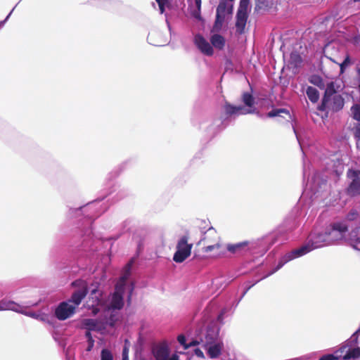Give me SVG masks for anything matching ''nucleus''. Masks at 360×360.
<instances>
[{"instance_id": "1", "label": "nucleus", "mask_w": 360, "mask_h": 360, "mask_svg": "<svg viewBox=\"0 0 360 360\" xmlns=\"http://www.w3.org/2000/svg\"><path fill=\"white\" fill-rule=\"evenodd\" d=\"M285 229L280 228L277 231L272 233L257 240H245L237 243H228L225 248L230 253L237 255H252L257 258L263 256L269 248L276 243L281 244L289 239V237L283 233Z\"/></svg>"}, {"instance_id": "2", "label": "nucleus", "mask_w": 360, "mask_h": 360, "mask_svg": "<svg viewBox=\"0 0 360 360\" xmlns=\"http://www.w3.org/2000/svg\"><path fill=\"white\" fill-rule=\"evenodd\" d=\"M105 197L98 198L95 200L88 202L85 205L81 206L77 208H70L69 210L68 215L70 217L75 216L79 217L84 215L82 218L79 219V223H81L83 241L82 245L84 247L89 246V239H91L93 235L92 231V221L95 218L98 217L101 213L106 210V207L102 208L101 205L98 207V204Z\"/></svg>"}, {"instance_id": "3", "label": "nucleus", "mask_w": 360, "mask_h": 360, "mask_svg": "<svg viewBox=\"0 0 360 360\" xmlns=\"http://www.w3.org/2000/svg\"><path fill=\"white\" fill-rule=\"evenodd\" d=\"M328 240L326 231L311 233L305 244L287 252L279 259L274 271H278L288 262L302 257L315 249L328 246Z\"/></svg>"}, {"instance_id": "4", "label": "nucleus", "mask_w": 360, "mask_h": 360, "mask_svg": "<svg viewBox=\"0 0 360 360\" xmlns=\"http://www.w3.org/2000/svg\"><path fill=\"white\" fill-rule=\"evenodd\" d=\"M224 115L221 116L219 118L214 120L212 126L210 127V131L213 130V134H216L217 132L225 129L229 124L230 118L232 116L245 115L248 114L257 113L259 117L262 115L259 112H256V109H252L248 108L245 105H231L228 102H226L224 105Z\"/></svg>"}, {"instance_id": "5", "label": "nucleus", "mask_w": 360, "mask_h": 360, "mask_svg": "<svg viewBox=\"0 0 360 360\" xmlns=\"http://www.w3.org/2000/svg\"><path fill=\"white\" fill-rule=\"evenodd\" d=\"M137 257L138 255L131 258L124 267L123 274L115 285V290L112 294L110 305L108 307L109 309L120 310L123 308L124 304V295L126 283L131 275V268L134 264Z\"/></svg>"}, {"instance_id": "6", "label": "nucleus", "mask_w": 360, "mask_h": 360, "mask_svg": "<svg viewBox=\"0 0 360 360\" xmlns=\"http://www.w3.org/2000/svg\"><path fill=\"white\" fill-rule=\"evenodd\" d=\"M220 326L216 322H212L205 328H197L195 336L191 339V345H201L207 347L209 345L213 344L219 340Z\"/></svg>"}, {"instance_id": "7", "label": "nucleus", "mask_w": 360, "mask_h": 360, "mask_svg": "<svg viewBox=\"0 0 360 360\" xmlns=\"http://www.w3.org/2000/svg\"><path fill=\"white\" fill-rule=\"evenodd\" d=\"M275 270V267L269 273L266 274L261 276L259 278L255 279L252 281H247L245 283V288L244 289L241 296L238 299L231 302V304H226L220 311V313L218 314L217 317V322L219 323L220 325H223L224 323V320L226 316H228V313L229 314H231L233 311L236 309L241 300L243 298V297L246 295V293L248 292V290L253 287L256 283H257L259 281L272 275L276 271H274Z\"/></svg>"}, {"instance_id": "8", "label": "nucleus", "mask_w": 360, "mask_h": 360, "mask_svg": "<svg viewBox=\"0 0 360 360\" xmlns=\"http://www.w3.org/2000/svg\"><path fill=\"white\" fill-rule=\"evenodd\" d=\"M359 357L360 347L352 348L345 342L334 353L324 354L319 360H349L356 359Z\"/></svg>"}, {"instance_id": "9", "label": "nucleus", "mask_w": 360, "mask_h": 360, "mask_svg": "<svg viewBox=\"0 0 360 360\" xmlns=\"http://www.w3.org/2000/svg\"><path fill=\"white\" fill-rule=\"evenodd\" d=\"M202 233L201 241H205V243L207 244L204 248L205 252L216 250V256H221L225 254L224 246L220 243L219 237L213 227H210L206 231L202 232Z\"/></svg>"}, {"instance_id": "10", "label": "nucleus", "mask_w": 360, "mask_h": 360, "mask_svg": "<svg viewBox=\"0 0 360 360\" xmlns=\"http://www.w3.org/2000/svg\"><path fill=\"white\" fill-rule=\"evenodd\" d=\"M329 245L345 239L348 232V225L345 221H338L330 224L325 229Z\"/></svg>"}, {"instance_id": "11", "label": "nucleus", "mask_w": 360, "mask_h": 360, "mask_svg": "<svg viewBox=\"0 0 360 360\" xmlns=\"http://www.w3.org/2000/svg\"><path fill=\"white\" fill-rule=\"evenodd\" d=\"M3 310H11L41 321H47V315L45 314L27 311L20 304L6 298L0 300V311Z\"/></svg>"}, {"instance_id": "12", "label": "nucleus", "mask_w": 360, "mask_h": 360, "mask_svg": "<svg viewBox=\"0 0 360 360\" xmlns=\"http://www.w3.org/2000/svg\"><path fill=\"white\" fill-rule=\"evenodd\" d=\"M250 0H240L239 6L236 15V29L238 34L244 33L248 18V6Z\"/></svg>"}, {"instance_id": "13", "label": "nucleus", "mask_w": 360, "mask_h": 360, "mask_svg": "<svg viewBox=\"0 0 360 360\" xmlns=\"http://www.w3.org/2000/svg\"><path fill=\"white\" fill-rule=\"evenodd\" d=\"M344 105L345 99L342 96L339 94L330 96L325 102L323 98H322L321 104L318 106V110L321 112L330 110L333 112H337L340 111Z\"/></svg>"}, {"instance_id": "14", "label": "nucleus", "mask_w": 360, "mask_h": 360, "mask_svg": "<svg viewBox=\"0 0 360 360\" xmlns=\"http://www.w3.org/2000/svg\"><path fill=\"white\" fill-rule=\"evenodd\" d=\"M192 245L188 244L187 238L182 237L178 241L176 245V251L175 252L173 260L176 263H181L187 259L191 252Z\"/></svg>"}, {"instance_id": "15", "label": "nucleus", "mask_w": 360, "mask_h": 360, "mask_svg": "<svg viewBox=\"0 0 360 360\" xmlns=\"http://www.w3.org/2000/svg\"><path fill=\"white\" fill-rule=\"evenodd\" d=\"M87 307L91 309L93 315H96L102 308L105 307V302L101 292L97 288L92 289L90 297L87 302Z\"/></svg>"}, {"instance_id": "16", "label": "nucleus", "mask_w": 360, "mask_h": 360, "mask_svg": "<svg viewBox=\"0 0 360 360\" xmlns=\"http://www.w3.org/2000/svg\"><path fill=\"white\" fill-rule=\"evenodd\" d=\"M72 285L74 287H79V289L76 290L72 294L70 300L68 302L69 303H73V306H75L76 307L80 304L82 300L86 296L88 293V288L86 283L81 279H77L73 281L72 283Z\"/></svg>"}, {"instance_id": "17", "label": "nucleus", "mask_w": 360, "mask_h": 360, "mask_svg": "<svg viewBox=\"0 0 360 360\" xmlns=\"http://www.w3.org/2000/svg\"><path fill=\"white\" fill-rule=\"evenodd\" d=\"M232 12L233 5L230 4L228 8H225L224 0H221L217 8L216 18L213 25V30L217 32L221 30L225 20L226 13L231 14Z\"/></svg>"}, {"instance_id": "18", "label": "nucleus", "mask_w": 360, "mask_h": 360, "mask_svg": "<svg viewBox=\"0 0 360 360\" xmlns=\"http://www.w3.org/2000/svg\"><path fill=\"white\" fill-rule=\"evenodd\" d=\"M75 309V306L70 304L68 301H63L56 308L54 315L58 320L65 321L74 315Z\"/></svg>"}, {"instance_id": "19", "label": "nucleus", "mask_w": 360, "mask_h": 360, "mask_svg": "<svg viewBox=\"0 0 360 360\" xmlns=\"http://www.w3.org/2000/svg\"><path fill=\"white\" fill-rule=\"evenodd\" d=\"M327 180L325 178L321 176L319 172H316L311 180H309V176L307 177V182L306 184L307 187L311 190V191L316 195L321 192L323 188L326 186Z\"/></svg>"}, {"instance_id": "20", "label": "nucleus", "mask_w": 360, "mask_h": 360, "mask_svg": "<svg viewBox=\"0 0 360 360\" xmlns=\"http://www.w3.org/2000/svg\"><path fill=\"white\" fill-rule=\"evenodd\" d=\"M344 88L342 85V82L339 80L335 81H329L325 84L324 88V94L322 97L323 98L324 102L327 101L330 96L339 94L338 93L341 91Z\"/></svg>"}, {"instance_id": "21", "label": "nucleus", "mask_w": 360, "mask_h": 360, "mask_svg": "<svg viewBox=\"0 0 360 360\" xmlns=\"http://www.w3.org/2000/svg\"><path fill=\"white\" fill-rule=\"evenodd\" d=\"M330 49H335V46L331 44H327L323 49V56L334 63L339 65L340 68V73L345 72L346 68L351 64V59L349 55H347L344 60L339 63L334 58H332L331 53H330Z\"/></svg>"}, {"instance_id": "22", "label": "nucleus", "mask_w": 360, "mask_h": 360, "mask_svg": "<svg viewBox=\"0 0 360 360\" xmlns=\"http://www.w3.org/2000/svg\"><path fill=\"white\" fill-rule=\"evenodd\" d=\"M194 43L198 49L204 54L210 56L214 53L212 46L210 43L200 34L194 37Z\"/></svg>"}, {"instance_id": "23", "label": "nucleus", "mask_w": 360, "mask_h": 360, "mask_svg": "<svg viewBox=\"0 0 360 360\" xmlns=\"http://www.w3.org/2000/svg\"><path fill=\"white\" fill-rule=\"evenodd\" d=\"M82 326L88 330L102 332L105 330V326L101 321L94 319H84L82 321Z\"/></svg>"}, {"instance_id": "24", "label": "nucleus", "mask_w": 360, "mask_h": 360, "mask_svg": "<svg viewBox=\"0 0 360 360\" xmlns=\"http://www.w3.org/2000/svg\"><path fill=\"white\" fill-rule=\"evenodd\" d=\"M349 173H352L351 177L352 178V181L349 186L348 193L352 195H356L360 194V170L359 171H352L349 170L348 175L349 176Z\"/></svg>"}, {"instance_id": "25", "label": "nucleus", "mask_w": 360, "mask_h": 360, "mask_svg": "<svg viewBox=\"0 0 360 360\" xmlns=\"http://www.w3.org/2000/svg\"><path fill=\"white\" fill-rule=\"evenodd\" d=\"M152 354L156 360H167L169 356V347L166 344H158L152 349Z\"/></svg>"}, {"instance_id": "26", "label": "nucleus", "mask_w": 360, "mask_h": 360, "mask_svg": "<svg viewBox=\"0 0 360 360\" xmlns=\"http://www.w3.org/2000/svg\"><path fill=\"white\" fill-rule=\"evenodd\" d=\"M204 348L207 349V354L210 358H217L221 354L222 344L221 341H218Z\"/></svg>"}, {"instance_id": "27", "label": "nucleus", "mask_w": 360, "mask_h": 360, "mask_svg": "<svg viewBox=\"0 0 360 360\" xmlns=\"http://www.w3.org/2000/svg\"><path fill=\"white\" fill-rule=\"evenodd\" d=\"M210 42L214 47L219 50L223 49L226 44L224 37L219 34H212L210 37Z\"/></svg>"}, {"instance_id": "28", "label": "nucleus", "mask_w": 360, "mask_h": 360, "mask_svg": "<svg viewBox=\"0 0 360 360\" xmlns=\"http://www.w3.org/2000/svg\"><path fill=\"white\" fill-rule=\"evenodd\" d=\"M241 99L244 105L248 108H250V110L256 109L255 106V99L251 93L243 92L242 94Z\"/></svg>"}, {"instance_id": "29", "label": "nucleus", "mask_w": 360, "mask_h": 360, "mask_svg": "<svg viewBox=\"0 0 360 360\" xmlns=\"http://www.w3.org/2000/svg\"><path fill=\"white\" fill-rule=\"evenodd\" d=\"M118 321V316L117 313L115 311H111L109 314V316H107L105 317L103 321H101L102 323L105 324V328L107 326H109L110 328H113L116 323Z\"/></svg>"}, {"instance_id": "30", "label": "nucleus", "mask_w": 360, "mask_h": 360, "mask_svg": "<svg viewBox=\"0 0 360 360\" xmlns=\"http://www.w3.org/2000/svg\"><path fill=\"white\" fill-rule=\"evenodd\" d=\"M306 94L309 100L313 103H316L319 99V92L316 88L313 86H309L307 88Z\"/></svg>"}, {"instance_id": "31", "label": "nucleus", "mask_w": 360, "mask_h": 360, "mask_svg": "<svg viewBox=\"0 0 360 360\" xmlns=\"http://www.w3.org/2000/svg\"><path fill=\"white\" fill-rule=\"evenodd\" d=\"M309 82L314 84V86H316L317 87H319L320 89H324L325 88V82L323 80V79L319 76V75H312L310 76V77L309 78Z\"/></svg>"}, {"instance_id": "32", "label": "nucleus", "mask_w": 360, "mask_h": 360, "mask_svg": "<svg viewBox=\"0 0 360 360\" xmlns=\"http://www.w3.org/2000/svg\"><path fill=\"white\" fill-rule=\"evenodd\" d=\"M281 113L287 114L289 116V118L292 119V116H291L289 110L288 109H286V108L273 109L272 110L269 111L267 113L266 117H276V116H280V115Z\"/></svg>"}, {"instance_id": "33", "label": "nucleus", "mask_w": 360, "mask_h": 360, "mask_svg": "<svg viewBox=\"0 0 360 360\" xmlns=\"http://www.w3.org/2000/svg\"><path fill=\"white\" fill-rule=\"evenodd\" d=\"M359 217V214L358 211L355 209L351 210L345 217V221H353L356 220Z\"/></svg>"}, {"instance_id": "34", "label": "nucleus", "mask_w": 360, "mask_h": 360, "mask_svg": "<svg viewBox=\"0 0 360 360\" xmlns=\"http://www.w3.org/2000/svg\"><path fill=\"white\" fill-rule=\"evenodd\" d=\"M101 360H113V355L110 350L103 348L101 352Z\"/></svg>"}, {"instance_id": "35", "label": "nucleus", "mask_w": 360, "mask_h": 360, "mask_svg": "<svg viewBox=\"0 0 360 360\" xmlns=\"http://www.w3.org/2000/svg\"><path fill=\"white\" fill-rule=\"evenodd\" d=\"M177 340L179 342V343L182 345L185 349H188L191 347H194L195 345H191V340H190V342L187 344L186 343V338L184 335L183 334H181V335H179L178 337H177Z\"/></svg>"}, {"instance_id": "36", "label": "nucleus", "mask_w": 360, "mask_h": 360, "mask_svg": "<svg viewBox=\"0 0 360 360\" xmlns=\"http://www.w3.org/2000/svg\"><path fill=\"white\" fill-rule=\"evenodd\" d=\"M351 110L353 114V118L360 122V105L357 104L353 105Z\"/></svg>"}, {"instance_id": "37", "label": "nucleus", "mask_w": 360, "mask_h": 360, "mask_svg": "<svg viewBox=\"0 0 360 360\" xmlns=\"http://www.w3.org/2000/svg\"><path fill=\"white\" fill-rule=\"evenodd\" d=\"M158 4L160 13H164L165 11V5L168 4V0H155Z\"/></svg>"}, {"instance_id": "38", "label": "nucleus", "mask_w": 360, "mask_h": 360, "mask_svg": "<svg viewBox=\"0 0 360 360\" xmlns=\"http://www.w3.org/2000/svg\"><path fill=\"white\" fill-rule=\"evenodd\" d=\"M126 195H127V193L124 190L120 189L117 191V194L115 196H113V198H115V200L117 201V200L122 199L124 196H126Z\"/></svg>"}, {"instance_id": "39", "label": "nucleus", "mask_w": 360, "mask_h": 360, "mask_svg": "<svg viewBox=\"0 0 360 360\" xmlns=\"http://www.w3.org/2000/svg\"><path fill=\"white\" fill-rule=\"evenodd\" d=\"M290 60L295 63H300L302 61V58L298 53H292L290 55Z\"/></svg>"}, {"instance_id": "40", "label": "nucleus", "mask_w": 360, "mask_h": 360, "mask_svg": "<svg viewBox=\"0 0 360 360\" xmlns=\"http://www.w3.org/2000/svg\"><path fill=\"white\" fill-rule=\"evenodd\" d=\"M87 344L88 346L86 350L87 352H91L94 346V340H87Z\"/></svg>"}, {"instance_id": "41", "label": "nucleus", "mask_w": 360, "mask_h": 360, "mask_svg": "<svg viewBox=\"0 0 360 360\" xmlns=\"http://www.w3.org/2000/svg\"><path fill=\"white\" fill-rule=\"evenodd\" d=\"M194 353L198 357H200V358L204 357V354H203L202 351L199 348L195 349Z\"/></svg>"}, {"instance_id": "42", "label": "nucleus", "mask_w": 360, "mask_h": 360, "mask_svg": "<svg viewBox=\"0 0 360 360\" xmlns=\"http://www.w3.org/2000/svg\"><path fill=\"white\" fill-rule=\"evenodd\" d=\"M91 332V330H86V331L85 332V337L86 338V341L94 340Z\"/></svg>"}, {"instance_id": "43", "label": "nucleus", "mask_w": 360, "mask_h": 360, "mask_svg": "<svg viewBox=\"0 0 360 360\" xmlns=\"http://www.w3.org/2000/svg\"><path fill=\"white\" fill-rule=\"evenodd\" d=\"M122 360H129L128 352L126 348L123 349Z\"/></svg>"}, {"instance_id": "44", "label": "nucleus", "mask_w": 360, "mask_h": 360, "mask_svg": "<svg viewBox=\"0 0 360 360\" xmlns=\"http://www.w3.org/2000/svg\"><path fill=\"white\" fill-rule=\"evenodd\" d=\"M292 128L294 134H295V136H296V139H297L298 143L300 144V137H299V136L297 134L295 126V124L293 123H292Z\"/></svg>"}, {"instance_id": "45", "label": "nucleus", "mask_w": 360, "mask_h": 360, "mask_svg": "<svg viewBox=\"0 0 360 360\" xmlns=\"http://www.w3.org/2000/svg\"><path fill=\"white\" fill-rule=\"evenodd\" d=\"M354 136L355 138L360 139V124L356 127Z\"/></svg>"}, {"instance_id": "46", "label": "nucleus", "mask_w": 360, "mask_h": 360, "mask_svg": "<svg viewBox=\"0 0 360 360\" xmlns=\"http://www.w3.org/2000/svg\"><path fill=\"white\" fill-rule=\"evenodd\" d=\"M13 10L8 13V15L6 16L4 20L0 21V29L4 25L6 21L8 20V18L10 17Z\"/></svg>"}, {"instance_id": "47", "label": "nucleus", "mask_w": 360, "mask_h": 360, "mask_svg": "<svg viewBox=\"0 0 360 360\" xmlns=\"http://www.w3.org/2000/svg\"><path fill=\"white\" fill-rule=\"evenodd\" d=\"M134 285L132 283L131 285L130 292H129V294L128 295V301H129L131 300V294H132V292L134 290Z\"/></svg>"}, {"instance_id": "48", "label": "nucleus", "mask_w": 360, "mask_h": 360, "mask_svg": "<svg viewBox=\"0 0 360 360\" xmlns=\"http://www.w3.org/2000/svg\"><path fill=\"white\" fill-rule=\"evenodd\" d=\"M167 360H179V356L176 354H173L171 357H168Z\"/></svg>"}, {"instance_id": "49", "label": "nucleus", "mask_w": 360, "mask_h": 360, "mask_svg": "<svg viewBox=\"0 0 360 360\" xmlns=\"http://www.w3.org/2000/svg\"><path fill=\"white\" fill-rule=\"evenodd\" d=\"M356 141V147L360 150V139L355 138Z\"/></svg>"}, {"instance_id": "50", "label": "nucleus", "mask_w": 360, "mask_h": 360, "mask_svg": "<svg viewBox=\"0 0 360 360\" xmlns=\"http://www.w3.org/2000/svg\"><path fill=\"white\" fill-rule=\"evenodd\" d=\"M306 178H307V171H306L305 166H304V169H303V179H304V181L306 180Z\"/></svg>"}, {"instance_id": "51", "label": "nucleus", "mask_w": 360, "mask_h": 360, "mask_svg": "<svg viewBox=\"0 0 360 360\" xmlns=\"http://www.w3.org/2000/svg\"><path fill=\"white\" fill-rule=\"evenodd\" d=\"M196 6L200 8L201 5V0H195Z\"/></svg>"}, {"instance_id": "52", "label": "nucleus", "mask_w": 360, "mask_h": 360, "mask_svg": "<svg viewBox=\"0 0 360 360\" xmlns=\"http://www.w3.org/2000/svg\"><path fill=\"white\" fill-rule=\"evenodd\" d=\"M219 280V278L214 279V283H215V284L217 285Z\"/></svg>"}, {"instance_id": "53", "label": "nucleus", "mask_w": 360, "mask_h": 360, "mask_svg": "<svg viewBox=\"0 0 360 360\" xmlns=\"http://www.w3.org/2000/svg\"><path fill=\"white\" fill-rule=\"evenodd\" d=\"M117 191V189H116V188H114L113 191H110V192L108 193V195H112V193H113V192H115V191Z\"/></svg>"}, {"instance_id": "54", "label": "nucleus", "mask_w": 360, "mask_h": 360, "mask_svg": "<svg viewBox=\"0 0 360 360\" xmlns=\"http://www.w3.org/2000/svg\"><path fill=\"white\" fill-rule=\"evenodd\" d=\"M127 163V162H123V163L120 165V167H124Z\"/></svg>"}, {"instance_id": "55", "label": "nucleus", "mask_w": 360, "mask_h": 360, "mask_svg": "<svg viewBox=\"0 0 360 360\" xmlns=\"http://www.w3.org/2000/svg\"><path fill=\"white\" fill-rule=\"evenodd\" d=\"M359 37H355V38H354V40H355V41H356V42H357V39H358Z\"/></svg>"}, {"instance_id": "56", "label": "nucleus", "mask_w": 360, "mask_h": 360, "mask_svg": "<svg viewBox=\"0 0 360 360\" xmlns=\"http://www.w3.org/2000/svg\"><path fill=\"white\" fill-rule=\"evenodd\" d=\"M354 2H360V0H354Z\"/></svg>"}, {"instance_id": "57", "label": "nucleus", "mask_w": 360, "mask_h": 360, "mask_svg": "<svg viewBox=\"0 0 360 360\" xmlns=\"http://www.w3.org/2000/svg\"><path fill=\"white\" fill-rule=\"evenodd\" d=\"M353 248H354L355 250H358V248H357L355 245H354V246H353Z\"/></svg>"}, {"instance_id": "58", "label": "nucleus", "mask_w": 360, "mask_h": 360, "mask_svg": "<svg viewBox=\"0 0 360 360\" xmlns=\"http://www.w3.org/2000/svg\"><path fill=\"white\" fill-rule=\"evenodd\" d=\"M227 285H228V283H226V284L224 285V288H226Z\"/></svg>"}, {"instance_id": "59", "label": "nucleus", "mask_w": 360, "mask_h": 360, "mask_svg": "<svg viewBox=\"0 0 360 360\" xmlns=\"http://www.w3.org/2000/svg\"><path fill=\"white\" fill-rule=\"evenodd\" d=\"M227 285H228V283H226V284L224 285V288H226Z\"/></svg>"}, {"instance_id": "60", "label": "nucleus", "mask_w": 360, "mask_h": 360, "mask_svg": "<svg viewBox=\"0 0 360 360\" xmlns=\"http://www.w3.org/2000/svg\"><path fill=\"white\" fill-rule=\"evenodd\" d=\"M227 285H228V283H226V284L224 285V288H226Z\"/></svg>"}, {"instance_id": "61", "label": "nucleus", "mask_w": 360, "mask_h": 360, "mask_svg": "<svg viewBox=\"0 0 360 360\" xmlns=\"http://www.w3.org/2000/svg\"><path fill=\"white\" fill-rule=\"evenodd\" d=\"M227 285H228V283H226V284L224 285V288H226Z\"/></svg>"}, {"instance_id": "62", "label": "nucleus", "mask_w": 360, "mask_h": 360, "mask_svg": "<svg viewBox=\"0 0 360 360\" xmlns=\"http://www.w3.org/2000/svg\"><path fill=\"white\" fill-rule=\"evenodd\" d=\"M118 174H119V173H117H117L115 174V176H118Z\"/></svg>"}, {"instance_id": "63", "label": "nucleus", "mask_w": 360, "mask_h": 360, "mask_svg": "<svg viewBox=\"0 0 360 360\" xmlns=\"http://www.w3.org/2000/svg\"><path fill=\"white\" fill-rule=\"evenodd\" d=\"M140 360H146V359H144V358H142V359H141Z\"/></svg>"}]
</instances>
